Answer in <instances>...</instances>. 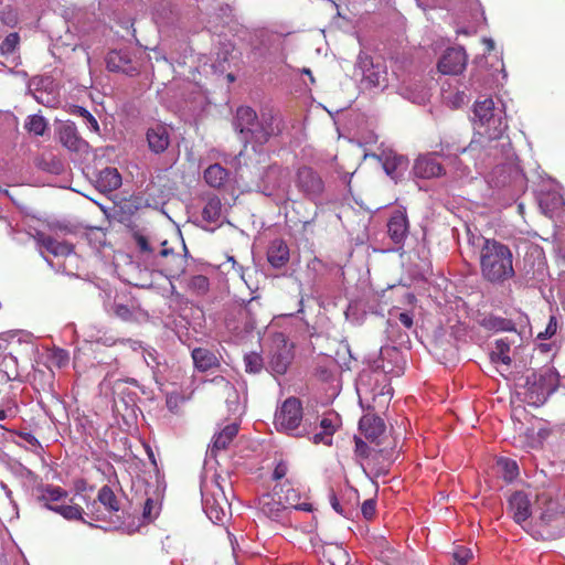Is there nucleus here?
I'll list each match as a JSON object with an SVG mask.
<instances>
[{
  "label": "nucleus",
  "instance_id": "1",
  "mask_svg": "<svg viewBox=\"0 0 565 565\" xmlns=\"http://www.w3.org/2000/svg\"><path fill=\"white\" fill-rule=\"evenodd\" d=\"M475 115V129L480 138L487 140V145H483V140H472L468 148L462 149V152H476L479 147H484L489 154L497 156L498 148L504 147L505 142H500L507 124L502 118L501 110L494 107L492 98H486L483 100H477L473 107Z\"/></svg>",
  "mask_w": 565,
  "mask_h": 565
},
{
  "label": "nucleus",
  "instance_id": "2",
  "mask_svg": "<svg viewBox=\"0 0 565 565\" xmlns=\"http://www.w3.org/2000/svg\"><path fill=\"white\" fill-rule=\"evenodd\" d=\"M480 270L484 280L502 285L514 277L513 254L497 239L486 238L480 249Z\"/></svg>",
  "mask_w": 565,
  "mask_h": 565
},
{
  "label": "nucleus",
  "instance_id": "3",
  "mask_svg": "<svg viewBox=\"0 0 565 565\" xmlns=\"http://www.w3.org/2000/svg\"><path fill=\"white\" fill-rule=\"evenodd\" d=\"M36 501L46 510H50L67 521H79L94 526L90 521L84 519L85 510L70 498L68 492L60 486L39 484L34 489Z\"/></svg>",
  "mask_w": 565,
  "mask_h": 565
},
{
  "label": "nucleus",
  "instance_id": "4",
  "mask_svg": "<svg viewBox=\"0 0 565 565\" xmlns=\"http://www.w3.org/2000/svg\"><path fill=\"white\" fill-rule=\"evenodd\" d=\"M231 483L225 477L214 475L201 482L202 505L206 516L213 522H223L230 511V502L225 494V486Z\"/></svg>",
  "mask_w": 565,
  "mask_h": 565
},
{
  "label": "nucleus",
  "instance_id": "5",
  "mask_svg": "<svg viewBox=\"0 0 565 565\" xmlns=\"http://www.w3.org/2000/svg\"><path fill=\"white\" fill-rule=\"evenodd\" d=\"M559 375L552 367H545L533 372L526 379V401L534 405H543L547 398L557 390Z\"/></svg>",
  "mask_w": 565,
  "mask_h": 565
},
{
  "label": "nucleus",
  "instance_id": "6",
  "mask_svg": "<svg viewBox=\"0 0 565 565\" xmlns=\"http://www.w3.org/2000/svg\"><path fill=\"white\" fill-rule=\"evenodd\" d=\"M302 420V406L298 398H287L275 414V426L277 430L295 437H302L311 434Z\"/></svg>",
  "mask_w": 565,
  "mask_h": 565
},
{
  "label": "nucleus",
  "instance_id": "7",
  "mask_svg": "<svg viewBox=\"0 0 565 565\" xmlns=\"http://www.w3.org/2000/svg\"><path fill=\"white\" fill-rule=\"evenodd\" d=\"M185 268V256L175 254L172 248L167 247V241H163L150 269L159 271L167 278H177L184 273Z\"/></svg>",
  "mask_w": 565,
  "mask_h": 565
},
{
  "label": "nucleus",
  "instance_id": "8",
  "mask_svg": "<svg viewBox=\"0 0 565 565\" xmlns=\"http://www.w3.org/2000/svg\"><path fill=\"white\" fill-rule=\"evenodd\" d=\"M356 67L361 71L362 82L370 87L385 86L386 67L383 63H374L367 54L360 53L358 56Z\"/></svg>",
  "mask_w": 565,
  "mask_h": 565
},
{
  "label": "nucleus",
  "instance_id": "9",
  "mask_svg": "<svg viewBox=\"0 0 565 565\" xmlns=\"http://www.w3.org/2000/svg\"><path fill=\"white\" fill-rule=\"evenodd\" d=\"M296 185L310 200L318 199L324 190L322 179L309 167H302L297 171Z\"/></svg>",
  "mask_w": 565,
  "mask_h": 565
},
{
  "label": "nucleus",
  "instance_id": "10",
  "mask_svg": "<svg viewBox=\"0 0 565 565\" xmlns=\"http://www.w3.org/2000/svg\"><path fill=\"white\" fill-rule=\"evenodd\" d=\"M281 130V118L271 111H264L257 120L256 129H253V141L264 145L270 137L280 134Z\"/></svg>",
  "mask_w": 565,
  "mask_h": 565
},
{
  "label": "nucleus",
  "instance_id": "11",
  "mask_svg": "<svg viewBox=\"0 0 565 565\" xmlns=\"http://www.w3.org/2000/svg\"><path fill=\"white\" fill-rule=\"evenodd\" d=\"M275 342L276 347L270 352L268 369L274 374L282 375L286 373L292 360V351L291 347L281 334L276 339Z\"/></svg>",
  "mask_w": 565,
  "mask_h": 565
},
{
  "label": "nucleus",
  "instance_id": "12",
  "mask_svg": "<svg viewBox=\"0 0 565 565\" xmlns=\"http://www.w3.org/2000/svg\"><path fill=\"white\" fill-rule=\"evenodd\" d=\"M211 382L217 385L225 394V402L228 412L236 416L245 411L246 396L241 394L238 388L223 376H215Z\"/></svg>",
  "mask_w": 565,
  "mask_h": 565
},
{
  "label": "nucleus",
  "instance_id": "13",
  "mask_svg": "<svg viewBox=\"0 0 565 565\" xmlns=\"http://www.w3.org/2000/svg\"><path fill=\"white\" fill-rule=\"evenodd\" d=\"M274 493L282 503L292 511H306L311 512L312 504L308 502H300V492L294 488L289 480H286L275 487Z\"/></svg>",
  "mask_w": 565,
  "mask_h": 565
},
{
  "label": "nucleus",
  "instance_id": "14",
  "mask_svg": "<svg viewBox=\"0 0 565 565\" xmlns=\"http://www.w3.org/2000/svg\"><path fill=\"white\" fill-rule=\"evenodd\" d=\"M467 60L462 47L448 49L438 62V70L446 75L460 74L466 68Z\"/></svg>",
  "mask_w": 565,
  "mask_h": 565
},
{
  "label": "nucleus",
  "instance_id": "15",
  "mask_svg": "<svg viewBox=\"0 0 565 565\" xmlns=\"http://www.w3.org/2000/svg\"><path fill=\"white\" fill-rule=\"evenodd\" d=\"M409 232V222L405 210H395L387 221V235L397 246H403Z\"/></svg>",
  "mask_w": 565,
  "mask_h": 565
},
{
  "label": "nucleus",
  "instance_id": "16",
  "mask_svg": "<svg viewBox=\"0 0 565 565\" xmlns=\"http://www.w3.org/2000/svg\"><path fill=\"white\" fill-rule=\"evenodd\" d=\"M341 426V418L334 412H329L323 415L319 423V431L312 433L310 439L313 444H322L326 446L332 445L334 433Z\"/></svg>",
  "mask_w": 565,
  "mask_h": 565
},
{
  "label": "nucleus",
  "instance_id": "17",
  "mask_svg": "<svg viewBox=\"0 0 565 565\" xmlns=\"http://www.w3.org/2000/svg\"><path fill=\"white\" fill-rule=\"evenodd\" d=\"M257 120V114L253 108L247 106L237 108L234 127L242 135L245 142L253 141V129H256Z\"/></svg>",
  "mask_w": 565,
  "mask_h": 565
},
{
  "label": "nucleus",
  "instance_id": "18",
  "mask_svg": "<svg viewBox=\"0 0 565 565\" xmlns=\"http://www.w3.org/2000/svg\"><path fill=\"white\" fill-rule=\"evenodd\" d=\"M106 66L110 72L124 73L134 76L138 73L127 50H113L106 56Z\"/></svg>",
  "mask_w": 565,
  "mask_h": 565
},
{
  "label": "nucleus",
  "instance_id": "19",
  "mask_svg": "<svg viewBox=\"0 0 565 565\" xmlns=\"http://www.w3.org/2000/svg\"><path fill=\"white\" fill-rule=\"evenodd\" d=\"M60 141L64 147H66L70 151L77 153H87L89 150V145L86 140H84L73 122H66L60 128Z\"/></svg>",
  "mask_w": 565,
  "mask_h": 565
},
{
  "label": "nucleus",
  "instance_id": "20",
  "mask_svg": "<svg viewBox=\"0 0 565 565\" xmlns=\"http://www.w3.org/2000/svg\"><path fill=\"white\" fill-rule=\"evenodd\" d=\"M414 174L422 179L438 178L445 173L441 163L437 160L435 153L420 156L414 164Z\"/></svg>",
  "mask_w": 565,
  "mask_h": 565
},
{
  "label": "nucleus",
  "instance_id": "21",
  "mask_svg": "<svg viewBox=\"0 0 565 565\" xmlns=\"http://www.w3.org/2000/svg\"><path fill=\"white\" fill-rule=\"evenodd\" d=\"M259 504L260 511L274 521L284 522L291 513L286 504L282 503V500H279L275 493L263 495Z\"/></svg>",
  "mask_w": 565,
  "mask_h": 565
},
{
  "label": "nucleus",
  "instance_id": "22",
  "mask_svg": "<svg viewBox=\"0 0 565 565\" xmlns=\"http://www.w3.org/2000/svg\"><path fill=\"white\" fill-rule=\"evenodd\" d=\"M509 511L513 520L521 524L531 516V502L526 493L518 491L509 499Z\"/></svg>",
  "mask_w": 565,
  "mask_h": 565
},
{
  "label": "nucleus",
  "instance_id": "23",
  "mask_svg": "<svg viewBox=\"0 0 565 565\" xmlns=\"http://www.w3.org/2000/svg\"><path fill=\"white\" fill-rule=\"evenodd\" d=\"M149 148L154 153H162L170 145L168 128L162 125L150 127L147 131Z\"/></svg>",
  "mask_w": 565,
  "mask_h": 565
},
{
  "label": "nucleus",
  "instance_id": "24",
  "mask_svg": "<svg viewBox=\"0 0 565 565\" xmlns=\"http://www.w3.org/2000/svg\"><path fill=\"white\" fill-rule=\"evenodd\" d=\"M135 241L138 247L139 257L148 268H151L153 260L161 248V243L150 239L147 236L137 234Z\"/></svg>",
  "mask_w": 565,
  "mask_h": 565
},
{
  "label": "nucleus",
  "instance_id": "25",
  "mask_svg": "<svg viewBox=\"0 0 565 565\" xmlns=\"http://www.w3.org/2000/svg\"><path fill=\"white\" fill-rule=\"evenodd\" d=\"M359 427L365 438L371 441H375L385 430L383 419L370 414L360 419Z\"/></svg>",
  "mask_w": 565,
  "mask_h": 565
},
{
  "label": "nucleus",
  "instance_id": "26",
  "mask_svg": "<svg viewBox=\"0 0 565 565\" xmlns=\"http://www.w3.org/2000/svg\"><path fill=\"white\" fill-rule=\"evenodd\" d=\"M267 260L275 268H281L289 260V248L282 239H275L267 250Z\"/></svg>",
  "mask_w": 565,
  "mask_h": 565
},
{
  "label": "nucleus",
  "instance_id": "27",
  "mask_svg": "<svg viewBox=\"0 0 565 565\" xmlns=\"http://www.w3.org/2000/svg\"><path fill=\"white\" fill-rule=\"evenodd\" d=\"M36 241L40 247L45 248L54 256H70L74 252L72 244L58 242L49 235L39 234Z\"/></svg>",
  "mask_w": 565,
  "mask_h": 565
},
{
  "label": "nucleus",
  "instance_id": "28",
  "mask_svg": "<svg viewBox=\"0 0 565 565\" xmlns=\"http://www.w3.org/2000/svg\"><path fill=\"white\" fill-rule=\"evenodd\" d=\"M223 205L218 196L207 195L204 199V206L202 209V217L205 222L217 224L222 220Z\"/></svg>",
  "mask_w": 565,
  "mask_h": 565
},
{
  "label": "nucleus",
  "instance_id": "29",
  "mask_svg": "<svg viewBox=\"0 0 565 565\" xmlns=\"http://www.w3.org/2000/svg\"><path fill=\"white\" fill-rule=\"evenodd\" d=\"M191 355L194 366L201 372H205L220 365L217 356L209 349L196 348L192 351Z\"/></svg>",
  "mask_w": 565,
  "mask_h": 565
},
{
  "label": "nucleus",
  "instance_id": "30",
  "mask_svg": "<svg viewBox=\"0 0 565 565\" xmlns=\"http://www.w3.org/2000/svg\"><path fill=\"white\" fill-rule=\"evenodd\" d=\"M96 182L102 191L109 192L121 185V177L116 168H105L99 172Z\"/></svg>",
  "mask_w": 565,
  "mask_h": 565
},
{
  "label": "nucleus",
  "instance_id": "31",
  "mask_svg": "<svg viewBox=\"0 0 565 565\" xmlns=\"http://www.w3.org/2000/svg\"><path fill=\"white\" fill-rule=\"evenodd\" d=\"M401 95L414 104H425L428 100L427 88L419 83H408L401 87Z\"/></svg>",
  "mask_w": 565,
  "mask_h": 565
},
{
  "label": "nucleus",
  "instance_id": "32",
  "mask_svg": "<svg viewBox=\"0 0 565 565\" xmlns=\"http://www.w3.org/2000/svg\"><path fill=\"white\" fill-rule=\"evenodd\" d=\"M238 433V425L233 423L226 425L221 431L216 433L213 437V446L211 452L215 450H223L232 443Z\"/></svg>",
  "mask_w": 565,
  "mask_h": 565
},
{
  "label": "nucleus",
  "instance_id": "33",
  "mask_svg": "<svg viewBox=\"0 0 565 565\" xmlns=\"http://www.w3.org/2000/svg\"><path fill=\"white\" fill-rule=\"evenodd\" d=\"M228 172L221 164L214 163L204 171V180L212 188H221L227 180Z\"/></svg>",
  "mask_w": 565,
  "mask_h": 565
},
{
  "label": "nucleus",
  "instance_id": "34",
  "mask_svg": "<svg viewBox=\"0 0 565 565\" xmlns=\"http://www.w3.org/2000/svg\"><path fill=\"white\" fill-rule=\"evenodd\" d=\"M97 500L105 510L109 513H115L120 510V503L109 486H103L97 494Z\"/></svg>",
  "mask_w": 565,
  "mask_h": 565
},
{
  "label": "nucleus",
  "instance_id": "35",
  "mask_svg": "<svg viewBox=\"0 0 565 565\" xmlns=\"http://www.w3.org/2000/svg\"><path fill=\"white\" fill-rule=\"evenodd\" d=\"M511 343L507 339H498L494 342V349L492 350L490 358L494 363H502L505 365L511 364L510 358Z\"/></svg>",
  "mask_w": 565,
  "mask_h": 565
},
{
  "label": "nucleus",
  "instance_id": "36",
  "mask_svg": "<svg viewBox=\"0 0 565 565\" xmlns=\"http://www.w3.org/2000/svg\"><path fill=\"white\" fill-rule=\"evenodd\" d=\"M385 172L391 175L392 179H399L407 168V160L402 157L387 158L383 164Z\"/></svg>",
  "mask_w": 565,
  "mask_h": 565
},
{
  "label": "nucleus",
  "instance_id": "37",
  "mask_svg": "<svg viewBox=\"0 0 565 565\" xmlns=\"http://www.w3.org/2000/svg\"><path fill=\"white\" fill-rule=\"evenodd\" d=\"M497 467L502 473L504 480L509 482L513 481L519 475V467L516 461L510 458H499L497 460Z\"/></svg>",
  "mask_w": 565,
  "mask_h": 565
},
{
  "label": "nucleus",
  "instance_id": "38",
  "mask_svg": "<svg viewBox=\"0 0 565 565\" xmlns=\"http://www.w3.org/2000/svg\"><path fill=\"white\" fill-rule=\"evenodd\" d=\"M24 127L30 134L42 136L46 130L47 122L41 115H31L28 116Z\"/></svg>",
  "mask_w": 565,
  "mask_h": 565
},
{
  "label": "nucleus",
  "instance_id": "39",
  "mask_svg": "<svg viewBox=\"0 0 565 565\" xmlns=\"http://www.w3.org/2000/svg\"><path fill=\"white\" fill-rule=\"evenodd\" d=\"M188 288L195 295H205L209 291L210 282L207 277L195 275L190 278Z\"/></svg>",
  "mask_w": 565,
  "mask_h": 565
},
{
  "label": "nucleus",
  "instance_id": "40",
  "mask_svg": "<svg viewBox=\"0 0 565 565\" xmlns=\"http://www.w3.org/2000/svg\"><path fill=\"white\" fill-rule=\"evenodd\" d=\"M20 43V36L17 32L8 34L0 44V54L2 56H9L13 54Z\"/></svg>",
  "mask_w": 565,
  "mask_h": 565
},
{
  "label": "nucleus",
  "instance_id": "41",
  "mask_svg": "<svg viewBox=\"0 0 565 565\" xmlns=\"http://www.w3.org/2000/svg\"><path fill=\"white\" fill-rule=\"evenodd\" d=\"M73 115L79 116L84 119L85 125L87 128L93 132L99 131V125L96 118L84 107L82 106H74Z\"/></svg>",
  "mask_w": 565,
  "mask_h": 565
},
{
  "label": "nucleus",
  "instance_id": "42",
  "mask_svg": "<svg viewBox=\"0 0 565 565\" xmlns=\"http://www.w3.org/2000/svg\"><path fill=\"white\" fill-rule=\"evenodd\" d=\"M451 555L456 565H466L472 558L471 550L462 545L454 546Z\"/></svg>",
  "mask_w": 565,
  "mask_h": 565
},
{
  "label": "nucleus",
  "instance_id": "43",
  "mask_svg": "<svg viewBox=\"0 0 565 565\" xmlns=\"http://www.w3.org/2000/svg\"><path fill=\"white\" fill-rule=\"evenodd\" d=\"M543 501H545L547 505L545 509H543L541 518L544 521H550L552 515L557 511V503L552 501L545 492L537 495V503L541 504Z\"/></svg>",
  "mask_w": 565,
  "mask_h": 565
},
{
  "label": "nucleus",
  "instance_id": "44",
  "mask_svg": "<svg viewBox=\"0 0 565 565\" xmlns=\"http://www.w3.org/2000/svg\"><path fill=\"white\" fill-rule=\"evenodd\" d=\"M245 370L248 373H258L263 367V359L259 354L252 352L244 358Z\"/></svg>",
  "mask_w": 565,
  "mask_h": 565
},
{
  "label": "nucleus",
  "instance_id": "45",
  "mask_svg": "<svg viewBox=\"0 0 565 565\" xmlns=\"http://www.w3.org/2000/svg\"><path fill=\"white\" fill-rule=\"evenodd\" d=\"M444 100L451 108H459L468 103V97L465 92H457L455 94H444Z\"/></svg>",
  "mask_w": 565,
  "mask_h": 565
},
{
  "label": "nucleus",
  "instance_id": "46",
  "mask_svg": "<svg viewBox=\"0 0 565 565\" xmlns=\"http://www.w3.org/2000/svg\"><path fill=\"white\" fill-rule=\"evenodd\" d=\"M98 500H93L86 503V509L84 518L87 516L90 521H102L105 520V514L100 511L98 505Z\"/></svg>",
  "mask_w": 565,
  "mask_h": 565
},
{
  "label": "nucleus",
  "instance_id": "47",
  "mask_svg": "<svg viewBox=\"0 0 565 565\" xmlns=\"http://www.w3.org/2000/svg\"><path fill=\"white\" fill-rule=\"evenodd\" d=\"M159 514V507L152 499H147L143 505L142 518L145 521H152Z\"/></svg>",
  "mask_w": 565,
  "mask_h": 565
},
{
  "label": "nucleus",
  "instance_id": "48",
  "mask_svg": "<svg viewBox=\"0 0 565 565\" xmlns=\"http://www.w3.org/2000/svg\"><path fill=\"white\" fill-rule=\"evenodd\" d=\"M486 326L489 328H492L495 330H502V331L513 329L512 322L510 320H505L502 318H490Z\"/></svg>",
  "mask_w": 565,
  "mask_h": 565
},
{
  "label": "nucleus",
  "instance_id": "49",
  "mask_svg": "<svg viewBox=\"0 0 565 565\" xmlns=\"http://www.w3.org/2000/svg\"><path fill=\"white\" fill-rule=\"evenodd\" d=\"M556 331H557V319H556V317L552 316L550 318V321H548L545 330L543 332H540L537 338L544 339V340L550 339L556 333Z\"/></svg>",
  "mask_w": 565,
  "mask_h": 565
},
{
  "label": "nucleus",
  "instance_id": "50",
  "mask_svg": "<svg viewBox=\"0 0 565 565\" xmlns=\"http://www.w3.org/2000/svg\"><path fill=\"white\" fill-rule=\"evenodd\" d=\"M141 354L148 366L152 369L158 366L159 363L157 361V351L154 349L143 348Z\"/></svg>",
  "mask_w": 565,
  "mask_h": 565
},
{
  "label": "nucleus",
  "instance_id": "51",
  "mask_svg": "<svg viewBox=\"0 0 565 565\" xmlns=\"http://www.w3.org/2000/svg\"><path fill=\"white\" fill-rule=\"evenodd\" d=\"M376 511V503L373 499L365 500L361 507V512L366 520L374 516Z\"/></svg>",
  "mask_w": 565,
  "mask_h": 565
},
{
  "label": "nucleus",
  "instance_id": "52",
  "mask_svg": "<svg viewBox=\"0 0 565 565\" xmlns=\"http://www.w3.org/2000/svg\"><path fill=\"white\" fill-rule=\"evenodd\" d=\"M114 313L116 317H118L122 320H126V321L130 320L132 317V312L129 309V307L126 305H121V303L114 306Z\"/></svg>",
  "mask_w": 565,
  "mask_h": 565
},
{
  "label": "nucleus",
  "instance_id": "53",
  "mask_svg": "<svg viewBox=\"0 0 565 565\" xmlns=\"http://www.w3.org/2000/svg\"><path fill=\"white\" fill-rule=\"evenodd\" d=\"M18 414V407L15 405H8L6 408L0 409V422L14 418Z\"/></svg>",
  "mask_w": 565,
  "mask_h": 565
},
{
  "label": "nucleus",
  "instance_id": "54",
  "mask_svg": "<svg viewBox=\"0 0 565 565\" xmlns=\"http://www.w3.org/2000/svg\"><path fill=\"white\" fill-rule=\"evenodd\" d=\"M287 472H288L287 463L284 461H279L274 469L273 477L275 480H280L284 477H286Z\"/></svg>",
  "mask_w": 565,
  "mask_h": 565
},
{
  "label": "nucleus",
  "instance_id": "55",
  "mask_svg": "<svg viewBox=\"0 0 565 565\" xmlns=\"http://www.w3.org/2000/svg\"><path fill=\"white\" fill-rule=\"evenodd\" d=\"M398 320L406 329H411L413 327V317L407 312H401L398 315Z\"/></svg>",
  "mask_w": 565,
  "mask_h": 565
},
{
  "label": "nucleus",
  "instance_id": "56",
  "mask_svg": "<svg viewBox=\"0 0 565 565\" xmlns=\"http://www.w3.org/2000/svg\"><path fill=\"white\" fill-rule=\"evenodd\" d=\"M335 557L338 558L339 562H343L345 565L349 562L348 552L340 546H335Z\"/></svg>",
  "mask_w": 565,
  "mask_h": 565
},
{
  "label": "nucleus",
  "instance_id": "57",
  "mask_svg": "<svg viewBox=\"0 0 565 565\" xmlns=\"http://www.w3.org/2000/svg\"><path fill=\"white\" fill-rule=\"evenodd\" d=\"M330 503L334 511H337L339 514L345 515L343 508L341 507L338 498L333 492L330 494Z\"/></svg>",
  "mask_w": 565,
  "mask_h": 565
},
{
  "label": "nucleus",
  "instance_id": "58",
  "mask_svg": "<svg viewBox=\"0 0 565 565\" xmlns=\"http://www.w3.org/2000/svg\"><path fill=\"white\" fill-rule=\"evenodd\" d=\"M227 535H228V540H230V543H231V546H232V550H233V554L236 557L237 556V552L239 551V545H238L237 537L235 535H233L232 533H230V532H227Z\"/></svg>",
  "mask_w": 565,
  "mask_h": 565
},
{
  "label": "nucleus",
  "instance_id": "59",
  "mask_svg": "<svg viewBox=\"0 0 565 565\" xmlns=\"http://www.w3.org/2000/svg\"><path fill=\"white\" fill-rule=\"evenodd\" d=\"M356 452L364 456L366 454L367 445L361 439L355 437Z\"/></svg>",
  "mask_w": 565,
  "mask_h": 565
},
{
  "label": "nucleus",
  "instance_id": "60",
  "mask_svg": "<svg viewBox=\"0 0 565 565\" xmlns=\"http://www.w3.org/2000/svg\"><path fill=\"white\" fill-rule=\"evenodd\" d=\"M125 344H128L129 348L132 350V351H141L142 352V349L145 348L141 342L139 341H135V340H125L122 341Z\"/></svg>",
  "mask_w": 565,
  "mask_h": 565
},
{
  "label": "nucleus",
  "instance_id": "61",
  "mask_svg": "<svg viewBox=\"0 0 565 565\" xmlns=\"http://www.w3.org/2000/svg\"><path fill=\"white\" fill-rule=\"evenodd\" d=\"M178 396H168L167 397V406L171 412H175L178 407Z\"/></svg>",
  "mask_w": 565,
  "mask_h": 565
},
{
  "label": "nucleus",
  "instance_id": "62",
  "mask_svg": "<svg viewBox=\"0 0 565 565\" xmlns=\"http://www.w3.org/2000/svg\"><path fill=\"white\" fill-rule=\"evenodd\" d=\"M483 43L487 47V51L490 52L494 49V41L490 38H484L483 39Z\"/></svg>",
  "mask_w": 565,
  "mask_h": 565
},
{
  "label": "nucleus",
  "instance_id": "63",
  "mask_svg": "<svg viewBox=\"0 0 565 565\" xmlns=\"http://www.w3.org/2000/svg\"><path fill=\"white\" fill-rule=\"evenodd\" d=\"M0 487H1V489L4 491V493H6L7 498H8L9 500H11V499H12V491L9 489V487H8L4 482H1V483H0Z\"/></svg>",
  "mask_w": 565,
  "mask_h": 565
},
{
  "label": "nucleus",
  "instance_id": "64",
  "mask_svg": "<svg viewBox=\"0 0 565 565\" xmlns=\"http://www.w3.org/2000/svg\"><path fill=\"white\" fill-rule=\"evenodd\" d=\"M563 204H565V202H564L562 196H557V198L554 196L553 198V209H556V207H558V206H561Z\"/></svg>",
  "mask_w": 565,
  "mask_h": 565
}]
</instances>
